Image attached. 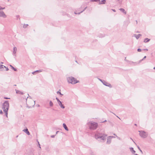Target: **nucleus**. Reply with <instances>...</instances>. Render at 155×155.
<instances>
[{"mask_svg": "<svg viewBox=\"0 0 155 155\" xmlns=\"http://www.w3.org/2000/svg\"><path fill=\"white\" fill-rule=\"evenodd\" d=\"M87 125L89 129L91 130H96L98 126V124L97 123L91 121L88 122Z\"/></svg>", "mask_w": 155, "mask_h": 155, "instance_id": "1", "label": "nucleus"}, {"mask_svg": "<svg viewBox=\"0 0 155 155\" xmlns=\"http://www.w3.org/2000/svg\"><path fill=\"white\" fill-rule=\"evenodd\" d=\"M67 80L69 83L71 84H75L78 82L76 79L73 77H70L67 78Z\"/></svg>", "mask_w": 155, "mask_h": 155, "instance_id": "2", "label": "nucleus"}, {"mask_svg": "<svg viewBox=\"0 0 155 155\" xmlns=\"http://www.w3.org/2000/svg\"><path fill=\"white\" fill-rule=\"evenodd\" d=\"M9 107V104L7 101H5L3 104L2 108L3 110H5L6 111H8Z\"/></svg>", "mask_w": 155, "mask_h": 155, "instance_id": "3", "label": "nucleus"}, {"mask_svg": "<svg viewBox=\"0 0 155 155\" xmlns=\"http://www.w3.org/2000/svg\"><path fill=\"white\" fill-rule=\"evenodd\" d=\"M139 132H140L139 135L140 136L142 137L145 138L147 137L148 134L144 131H139Z\"/></svg>", "mask_w": 155, "mask_h": 155, "instance_id": "4", "label": "nucleus"}, {"mask_svg": "<svg viewBox=\"0 0 155 155\" xmlns=\"http://www.w3.org/2000/svg\"><path fill=\"white\" fill-rule=\"evenodd\" d=\"M25 97H24L23 98H25V99H26V101H27V99L28 98L29 99H30V100H31V101L32 102V104H29V105H31V106H34L35 104V101H33L31 99V97H30V96H29V97H26H26L25 96V95L24 96ZM27 107H28V108H30V107H31V106H30V107H28V106H27Z\"/></svg>", "mask_w": 155, "mask_h": 155, "instance_id": "5", "label": "nucleus"}, {"mask_svg": "<svg viewBox=\"0 0 155 155\" xmlns=\"http://www.w3.org/2000/svg\"><path fill=\"white\" fill-rule=\"evenodd\" d=\"M104 134L100 133L98 131H97L95 134L94 137L96 139L98 140V137H99L100 136H103V135Z\"/></svg>", "mask_w": 155, "mask_h": 155, "instance_id": "6", "label": "nucleus"}, {"mask_svg": "<svg viewBox=\"0 0 155 155\" xmlns=\"http://www.w3.org/2000/svg\"><path fill=\"white\" fill-rule=\"evenodd\" d=\"M107 136V135L105 134L103 135V136H100L99 137H98V139H100L101 140V142H104L105 141L106 139V137Z\"/></svg>", "mask_w": 155, "mask_h": 155, "instance_id": "7", "label": "nucleus"}, {"mask_svg": "<svg viewBox=\"0 0 155 155\" xmlns=\"http://www.w3.org/2000/svg\"><path fill=\"white\" fill-rule=\"evenodd\" d=\"M56 99L57 100L58 103V104L60 107L62 108H64L65 107L62 104L61 102L60 101V100L57 97H56Z\"/></svg>", "mask_w": 155, "mask_h": 155, "instance_id": "8", "label": "nucleus"}, {"mask_svg": "<svg viewBox=\"0 0 155 155\" xmlns=\"http://www.w3.org/2000/svg\"><path fill=\"white\" fill-rule=\"evenodd\" d=\"M103 82L102 83L104 85L109 87L110 88L112 87V86L110 84L107 83L105 81H103Z\"/></svg>", "mask_w": 155, "mask_h": 155, "instance_id": "9", "label": "nucleus"}, {"mask_svg": "<svg viewBox=\"0 0 155 155\" xmlns=\"http://www.w3.org/2000/svg\"><path fill=\"white\" fill-rule=\"evenodd\" d=\"M0 17H2L4 18H5L7 16L3 11H0Z\"/></svg>", "mask_w": 155, "mask_h": 155, "instance_id": "10", "label": "nucleus"}, {"mask_svg": "<svg viewBox=\"0 0 155 155\" xmlns=\"http://www.w3.org/2000/svg\"><path fill=\"white\" fill-rule=\"evenodd\" d=\"M109 136L108 137L107 139V144H109L110 143L111 141V139L110 137Z\"/></svg>", "mask_w": 155, "mask_h": 155, "instance_id": "11", "label": "nucleus"}, {"mask_svg": "<svg viewBox=\"0 0 155 155\" xmlns=\"http://www.w3.org/2000/svg\"><path fill=\"white\" fill-rule=\"evenodd\" d=\"M141 36V35L140 34H138V35L134 34L133 36L135 37L137 39H138L139 37Z\"/></svg>", "mask_w": 155, "mask_h": 155, "instance_id": "12", "label": "nucleus"}, {"mask_svg": "<svg viewBox=\"0 0 155 155\" xmlns=\"http://www.w3.org/2000/svg\"><path fill=\"white\" fill-rule=\"evenodd\" d=\"M17 50V48L16 47H15L13 48V54L14 56L15 55V54Z\"/></svg>", "mask_w": 155, "mask_h": 155, "instance_id": "13", "label": "nucleus"}, {"mask_svg": "<svg viewBox=\"0 0 155 155\" xmlns=\"http://www.w3.org/2000/svg\"><path fill=\"white\" fill-rule=\"evenodd\" d=\"M5 68H6V67L2 65H0V71H3L4 70Z\"/></svg>", "mask_w": 155, "mask_h": 155, "instance_id": "14", "label": "nucleus"}, {"mask_svg": "<svg viewBox=\"0 0 155 155\" xmlns=\"http://www.w3.org/2000/svg\"><path fill=\"white\" fill-rule=\"evenodd\" d=\"M106 2L105 0H102L101 1H100H100H99V4H105Z\"/></svg>", "mask_w": 155, "mask_h": 155, "instance_id": "15", "label": "nucleus"}, {"mask_svg": "<svg viewBox=\"0 0 155 155\" xmlns=\"http://www.w3.org/2000/svg\"><path fill=\"white\" fill-rule=\"evenodd\" d=\"M63 127L67 131L68 130V129L65 124L63 123Z\"/></svg>", "mask_w": 155, "mask_h": 155, "instance_id": "16", "label": "nucleus"}, {"mask_svg": "<svg viewBox=\"0 0 155 155\" xmlns=\"http://www.w3.org/2000/svg\"><path fill=\"white\" fill-rule=\"evenodd\" d=\"M119 10L121 11V12H123L124 13L125 15L127 13V12H126L125 11V10L123 9V8H120V9H119Z\"/></svg>", "mask_w": 155, "mask_h": 155, "instance_id": "17", "label": "nucleus"}, {"mask_svg": "<svg viewBox=\"0 0 155 155\" xmlns=\"http://www.w3.org/2000/svg\"><path fill=\"white\" fill-rule=\"evenodd\" d=\"M150 39L148 38H145L144 40V42L145 43H147L149 42L150 41Z\"/></svg>", "mask_w": 155, "mask_h": 155, "instance_id": "18", "label": "nucleus"}, {"mask_svg": "<svg viewBox=\"0 0 155 155\" xmlns=\"http://www.w3.org/2000/svg\"><path fill=\"white\" fill-rule=\"evenodd\" d=\"M87 8V7H85L84 8V9L83 11H82L81 12H79V13H77L76 12H74V13L76 14H80L81 13H82Z\"/></svg>", "mask_w": 155, "mask_h": 155, "instance_id": "19", "label": "nucleus"}, {"mask_svg": "<svg viewBox=\"0 0 155 155\" xmlns=\"http://www.w3.org/2000/svg\"><path fill=\"white\" fill-rule=\"evenodd\" d=\"M130 151L132 152V153H134L135 152V151L134 150L133 148L130 147Z\"/></svg>", "mask_w": 155, "mask_h": 155, "instance_id": "20", "label": "nucleus"}, {"mask_svg": "<svg viewBox=\"0 0 155 155\" xmlns=\"http://www.w3.org/2000/svg\"><path fill=\"white\" fill-rule=\"evenodd\" d=\"M10 66L12 69L14 70L15 71H17V70L14 68L13 67L12 65H10Z\"/></svg>", "mask_w": 155, "mask_h": 155, "instance_id": "21", "label": "nucleus"}, {"mask_svg": "<svg viewBox=\"0 0 155 155\" xmlns=\"http://www.w3.org/2000/svg\"><path fill=\"white\" fill-rule=\"evenodd\" d=\"M61 90H59V91H58L57 92V94H59L60 95H61V97L62 95H63V94H61Z\"/></svg>", "mask_w": 155, "mask_h": 155, "instance_id": "22", "label": "nucleus"}, {"mask_svg": "<svg viewBox=\"0 0 155 155\" xmlns=\"http://www.w3.org/2000/svg\"><path fill=\"white\" fill-rule=\"evenodd\" d=\"M49 105L50 106L52 107L53 106V104L52 101H50L49 102Z\"/></svg>", "mask_w": 155, "mask_h": 155, "instance_id": "23", "label": "nucleus"}, {"mask_svg": "<svg viewBox=\"0 0 155 155\" xmlns=\"http://www.w3.org/2000/svg\"><path fill=\"white\" fill-rule=\"evenodd\" d=\"M4 112L5 113V115L6 117H8V111H6L5 110H4Z\"/></svg>", "mask_w": 155, "mask_h": 155, "instance_id": "24", "label": "nucleus"}, {"mask_svg": "<svg viewBox=\"0 0 155 155\" xmlns=\"http://www.w3.org/2000/svg\"><path fill=\"white\" fill-rule=\"evenodd\" d=\"M28 131V130L27 128H26L25 129H24L23 130V131L25 132V133H26L27 131Z\"/></svg>", "mask_w": 155, "mask_h": 155, "instance_id": "25", "label": "nucleus"}, {"mask_svg": "<svg viewBox=\"0 0 155 155\" xmlns=\"http://www.w3.org/2000/svg\"><path fill=\"white\" fill-rule=\"evenodd\" d=\"M28 25V24L24 25L23 27V28H27V27Z\"/></svg>", "mask_w": 155, "mask_h": 155, "instance_id": "26", "label": "nucleus"}, {"mask_svg": "<svg viewBox=\"0 0 155 155\" xmlns=\"http://www.w3.org/2000/svg\"><path fill=\"white\" fill-rule=\"evenodd\" d=\"M146 58V56H145L144 58H143L141 60H140L139 61V63H140L142 61H143V59H145V58Z\"/></svg>", "mask_w": 155, "mask_h": 155, "instance_id": "27", "label": "nucleus"}, {"mask_svg": "<svg viewBox=\"0 0 155 155\" xmlns=\"http://www.w3.org/2000/svg\"><path fill=\"white\" fill-rule=\"evenodd\" d=\"M91 2H99L100 0H91Z\"/></svg>", "mask_w": 155, "mask_h": 155, "instance_id": "28", "label": "nucleus"}, {"mask_svg": "<svg viewBox=\"0 0 155 155\" xmlns=\"http://www.w3.org/2000/svg\"><path fill=\"white\" fill-rule=\"evenodd\" d=\"M138 148L140 150V151L142 153L143 152L141 150L140 148V147L139 146H137Z\"/></svg>", "mask_w": 155, "mask_h": 155, "instance_id": "29", "label": "nucleus"}, {"mask_svg": "<svg viewBox=\"0 0 155 155\" xmlns=\"http://www.w3.org/2000/svg\"><path fill=\"white\" fill-rule=\"evenodd\" d=\"M15 91H16V93L17 94H19V91L17 90L16 89H15Z\"/></svg>", "mask_w": 155, "mask_h": 155, "instance_id": "30", "label": "nucleus"}, {"mask_svg": "<svg viewBox=\"0 0 155 155\" xmlns=\"http://www.w3.org/2000/svg\"><path fill=\"white\" fill-rule=\"evenodd\" d=\"M36 72H41L42 71L41 70H37L35 71Z\"/></svg>", "mask_w": 155, "mask_h": 155, "instance_id": "31", "label": "nucleus"}, {"mask_svg": "<svg viewBox=\"0 0 155 155\" xmlns=\"http://www.w3.org/2000/svg\"><path fill=\"white\" fill-rule=\"evenodd\" d=\"M98 79L102 83V82L103 81H104V80H102L101 79H100V78H98Z\"/></svg>", "mask_w": 155, "mask_h": 155, "instance_id": "32", "label": "nucleus"}, {"mask_svg": "<svg viewBox=\"0 0 155 155\" xmlns=\"http://www.w3.org/2000/svg\"><path fill=\"white\" fill-rule=\"evenodd\" d=\"M28 135H29L30 134V133L29 132V131H27V132L26 133Z\"/></svg>", "mask_w": 155, "mask_h": 155, "instance_id": "33", "label": "nucleus"}, {"mask_svg": "<svg viewBox=\"0 0 155 155\" xmlns=\"http://www.w3.org/2000/svg\"><path fill=\"white\" fill-rule=\"evenodd\" d=\"M114 135H116V136L117 137V139H118L119 140H120V137H118L116 135V134H114Z\"/></svg>", "mask_w": 155, "mask_h": 155, "instance_id": "34", "label": "nucleus"}, {"mask_svg": "<svg viewBox=\"0 0 155 155\" xmlns=\"http://www.w3.org/2000/svg\"><path fill=\"white\" fill-rule=\"evenodd\" d=\"M141 51V50L140 48H138L137 49V51L138 52H140Z\"/></svg>", "mask_w": 155, "mask_h": 155, "instance_id": "35", "label": "nucleus"}, {"mask_svg": "<svg viewBox=\"0 0 155 155\" xmlns=\"http://www.w3.org/2000/svg\"><path fill=\"white\" fill-rule=\"evenodd\" d=\"M36 71H33V72L32 73V74H35V73H36Z\"/></svg>", "mask_w": 155, "mask_h": 155, "instance_id": "36", "label": "nucleus"}, {"mask_svg": "<svg viewBox=\"0 0 155 155\" xmlns=\"http://www.w3.org/2000/svg\"><path fill=\"white\" fill-rule=\"evenodd\" d=\"M4 99H10V98H8V97H4Z\"/></svg>", "mask_w": 155, "mask_h": 155, "instance_id": "37", "label": "nucleus"}, {"mask_svg": "<svg viewBox=\"0 0 155 155\" xmlns=\"http://www.w3.org/2000/svg\"><path fill=\"white\" fill-rule=\"evenodd\" d=\"M6 69V71H8L9 70L8 68L7 67L5 68Z\"/></svg>", "mask_w": 155, "mask_h": 155, "instance_id": "38", "label": "nucleus"}, {"mask_svg": "<svg viewBox=\"0 0 155 155\" xmlns=\"http://www.w3.org/2000/svg\"><path fill=\"white\" fill-rule=\"evenodd\" d=\"M55 135H52L51 136V137L52 138H54L55 137Z\"/></svg>", "mask_w": 155, "mask_h": 155, "instance_id": "39", "label": "nucleus"}, {"mask_svg": "<svg viewBox=\"0 0 155 155\" xmlns=\"http://www.w3.org/2000/svg\"><path fill=\"white\" fill-rule=\"evenodd\" d=\"M126 57L125 58V60L127 62H130L128 60H126Z\"/></svg>", "mask_w": 155, "mask_h": 155, "instance_id": "40", "label": "nucleus"}, {"mask_svg": "<svg viewBox=\"0 0 155 155\" xmlns=\"http://www.w3.org/2000/svg\"><path fill=\"white\" fill-rule=\"evenodd\" d=\"M38 142V145L39 146V147H40V148H41V147L40 145V144H39V142Z\"/></svg>", "mask_w": 155, "mask_h": 155, "instance_id": "41", "label": "nucleus"}, {"mask_svg": "<svg viewBox=\"0 0 155 155\" xmlns=\"http://www.w3.org/2000/svg\"><path fill=\"white\" fill-rule=\"evenodd\" d=\"M109 137H110L111 139L112 138H115L114 137L112 136H109Z\"/></svg>", "mask_w": 155, "mask_h": 155, "instance_id": "42", "label": "nucleus"}, {"mask_svg": "<svg viewBox=\"0 0 155 155\" xmlns=\"http://www.w3.org/2000/svg\"><path fill=\"white\" fill-rule=\"evenodd\" d=\"M5 9V7H4V8H2V7H1V10H3V9Z\"/></svg>", "mask_w": 155, "mask_h": 155, "instance_id": "43", "label": "nucleus"}, {"mask_svg": "<svg viewBox=\"0 0 155 155\" xmlns=\"http://www.w3.org/2000/svg\"><path fill=\"white\" fill-rule=\"evenodd\" d=\"M2 110L0 111V114H2Z\"/></svg>", "mask_w": 155, "mask_h": 155, "instance_id": "44", "label": "nucleus"}, {"mask_svg": "<svg viewBox=\"0 0 155 155\" xmlns=\"http://www.w3.org/2000/svg\"><path fill=\"white\" fill-rule=\"evenodd\" d=\"M20 94H23V92H20Z\"/></svg>", "mask_w": 155, "mask_h": 155, "instance_id": "45", "label": "nucleus"}, {"mask_svg": "<svg viewBox=\"0 0 155 155\" xmlns=\"http://www.w3.org/2000/svg\"><path fill=\"white\" fill-rule=\"evenodd\" d=\"M143 50L147 51H148V49H144Z\"/></svg>", "mask_w": 155, "mask_h": 155, "instance_id": "46", "label": "nucleus"}, {"mask_svg": "<svg viewBox=\"0 0 155 155\" xmlns=\"http://www.w3.org/2000/svg\"><path fill=\"white\" fill-rule=\"evenodd\" d=\"M130 139L132 140V141H133V142L135 143H135L134 141V140H133V139L131 138H130Z\"/></svg>", "mask_w": 155, "mask_h": 155, "instance_id": "47", "label": "nucleus"}, {"mask_svg": "<svg viewBox=\"0 0 155 155\" xmlns=\"http://www.w3.org/2000/svg\"><path fill=\"white\" fill-rule=\"evenodd\" d=\"M107 122V120H105L104 121L102 122L104 123V122Z\"/></svg>", "mask_w": 155, "mask_h": 155, "instance_id": "48", "label": "nucleus"}, {"mask_svg": "<svg viewBox=\"0 0 155 155\" xmlns=\"http://www.w3.org/2000/svg\"><path fill=\"white\" fill-rule=\"evenodd\" d=\"M112 10H113L114 12H116V10H115V9H112Z\"/></svg>", "mask_w": 155, "mask_h": 155, "instance_id": "49", "label": "nucleus"}, {"mask_svg": "<svg viewBox=\"0 0 155 155\" xmlns=\"http://www.w3.org/2000/svg\"><path fill=\"white\" fill-rule=\"evenodd\" d=\"M134 155H138V154H137V153H135V154H134Z\"/></svg>", "mask_w": 155, "mask_h": 155, "instance_id": "50", "label": "nucleus"}, {"mask_svg": "<svg viewBox=\"0 0 155 155\" xmlns=\"http://www.w3.org/2000/svg\"><path fill=\"white\" fill-rule=\"evenodd\" d=\"M37 106L38 107H39V106H40V105H39V104H38V105H37Z\"/></svg>", "mask_w": 155, "mask_h": 155, "instance_id": "51", "label": "nucleus"}, {"mask_svg": "<svg viewBox=\"0 0 155 155\" xmlns=\"http://www.w3.org/2000/svg\"><path fill=\"white\" fill-rule=\"evenodd\" d=\"M58 131H57L56 132V134H57L58 133Z\"/></svg>", "mask_w": 155, "mask_h": 155, "instance_id": "52", "label": "nucleus"}, {"mask_svg": "<svg viewBox=\"0 0 155 155\" xmlns=\"http://www.w3.org/2000/svg\"><path fill=\"white\" fill-rule=\"evenodd\" d=\"M134 125L137 126V124H134Z\"/></svg>", "mask_w": 155, "mask_h": 155, "instance_id": "53", "label": "nucleus"}, {"mask_svg": "<svg viewBox=\"0 0 155 155\" xmlns=\"http://www.w3.org/2000/svg\"><path fill=\"white\" fill-rule=\"evenodd\" d=\"M1 7L0 6V10H1Z\"/></svg>", "mask_w": 155, "mask_h": 155, "instance_id": "54", "label": "nucleus"}, {"mask_svg": "<svg viewBox=\"0 0 155 155\" xmlns=\"http://www.w3.org/2000/svg\"><path fill=\"white\" fill-rule=\"evenodd\" d=\"M153 68L154 69H155V67H154Z\"/></svg>", "mask_w": 155, "mask_h": 155, "instance_id": "55", "label": "nucleus"}, {"mask_svg": "<svg viewBox=\"0 0 155 155\" xmlns=\"http://www.w3.org/2000/svg\"><path fill=\"white\" fill-rule=\"evenodd\" d=\"M26 95H28V94H26Z\"/></svg>", "mask_w": 155, "mask_h": 155, "instance_id": "56", "label": "nucleus"}, {"mask_svg": "<svg viewBox=\"0 0 155 155\" xmlns=\"http://www.w3.org/2000/svg\"><path fill=\"white\" fill-rule=\"evenodd\" d=\"M117 117H118V118H119V119H120V118L119 117H118L117 116Z\"/></svg>", "mask_w": 155, "mask_h": 155, "instance_id": "57", "label": "nucleus"}, {"mask_svg": "<svg viewBox=\"0 0 155 155\" xmlns=\"http://www.w3.org/2000/svg\"><path fill=\"white\" fill-rule=\"evenodd\" d=\"M1 63V64H3V62H2Z\"/></svg>", "mask_w": 155, "mask_h": 155, "instance_id": "58", "label": "nucleus"}, {"mask_svg": "<svg viewBox=\"0 0 155 155\" xmlns=\"http://www.w3.org/2000/svg\"><path fill=\"white\" fill-rule=\"evenodd\" d=\"M131 63H134V62H131Z\"/></svg>", "mask_w": 155, "mask_h": 155, "instance_id": "59", "label": "nucleus"}, {"mask_svg": "<svg viewBox=\"0 0 155 155\" xmlns=\"http://www.w3.org/2000/svg\"><path fill=\"white\" fill-rule=\"evenodd\" d=\"M18 137V135L16 137Z\"/></svg>", "mask_w": 155, "mask_h": 155, "instance_id": "60", "label": "nucleus"}, {"mask_svg": "<svg viewBox=\"0 0 155 155\" xmlns=\"http://www.w3.org/2000/svg\"><path fill=\"white\" fill-rule=\"evenodd\" d=\"M136 22L137 23V21H136Z\"/></svg>", "mask_w": 155, "mask_h": 155, "instance_id": "61", "label": "nucleus"}, {"mask_svg": "<svg viewBox=\"0 0 155 155\" xmlns=\"http://www.w3.org/2000/svg\"><path fill=\"white\" fill-rule=\"evenodd\" d=\"M14 86H16V85H14Z\"/></svg>", "mask_w": 155, "mask_h": 155, "instance_id": "62", "label": "nucleus"}, {"mask_svg": "<svg viewBox=\"0 0 155 155\" xmlns=\"http://www.w3.org/2000/svg\"><path fill=\"white\" fill-rule=\"evenodd\" d=\"M118 1H119V0H118Z\"/></svg>", "mask_w": 155, "mask_h": 155, "instance_id": "63", "label": "nucleus"}]
</instances>
